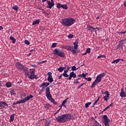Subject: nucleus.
Wrapping results in <instances>:
<instances>
[{"label":"nucleus","mask_w":126,"mask_h":126,"mask_svg":"<svg viewBox=\"0 0 126 126\" xmlns=\"http://www.w3.org/2000/svg\"><path fill=\"white\" fill-rule=\"evenodd\" d=\"M11 95H16V93H15V91L14 90H12L10 91Z\"/></svg>","instance_id":"32"},{"label":"nucleus","mask_w":126,"mask_h":126,"mask_svg":"<svg viewBox=\"0 0 126 126\" xmlns=\"http://www.w3.org/2000/svg\"><path fill=\"white\" fill-rule=\"evenodd\" d=\"M84 84H85V83H84L82 84L80 86H78L77 89H80V88H81V87L83 86V85H84Z\"/></svg>","instance_id":"46"},{"label":"nucleus","mask_w":126,"mask_h":126,"mask_svg":"<svg viewBox=\"0 0 126 126\" xmlns=\"http://www.w3.org/2000/svg\"><path fill=\"white\" fill-rule=\"evenodd\" d=\"M63 6V4H61L60 2L57 3V8L60 9V8H62Z\"/></svg>","instance_id":"26"},{"label":"nucleus","mask_w":126,"mask_h":126,"mask_svg":"<svg viewBox=\"0 0 126 126\" xmlns=\"http://www.w3.org/2000/svg\"><path fill=\"white\" fill-rule=\"evenodd\" d=\"M67 72H68V71L66 69H65L63 73H67Z\"/></svg>","instance_id":"55"},{"label":"nucleus","mask_w":126,"mask_h":126,"mask_svg":"<svg viewBox=\"0 0 126 126\" xmlns=\"http://www.w3.org/2000/svg\"><path fill=\"white\" fill-rule=\"evenodd\" d=\"M104 121L103 123L105 126H110V122L111 120L108 118V116L106 115L103 116Z\"/></svg>","instance_id":"5"},{"label":"nucleus","mask_w":126,"mask_h":126,"mask_svg":"<svg viewBox=\"0 0 126 126\" xmlns=\"http://www.w3.org/2000/svg\"><path fill=\"white\" fill-rule=\"evenodd\" d=\"M62 8H63V9H67L68 8V7H67V5H66V4H63L62 5Z\"/></svg>","instance_id":"33"},{"label":"nucleus","mask_w":126,"mask_h":126,"mask_svg":"<svg viewBox=\"0 0 126 126\" xmlns=\"http://www.w3.org/2000/svg\"><path fill=\"white\" fill-rule=\"evenodd\" d=\"M85 79L86 80H87V81H91L92 80V78L89 77V78H85Z\"/></svg>","instance_id":"43"},{"label":"nucleus","mask_w":126,"mask_h":126,"mask_svg":"<svg viewBox=\"0 0 126 126\" xmlns=\"http://www.w3.org/2000/svg\"><path fill=\"white\" fill-rule=\"evenodd\" d=\"M68 39H72V38H73V34H69L68 35Z\"/></svg>","instance_id":"42"},{"label":"nucleus","mask_w":126,"mask_h":126,"mask_svg":"<svg viewBox=\"0 0 126 126\" xmlns=\"http://www.w3.org/2000/svg\"><path fill=\"white\" fill-rule=\"evenodd\" d=\"M47 4L48 5L46 6L47 8L52 9V7L55 5V2L54 1V0H51V1L50 0H47Z\"/></svg>","instance_id":"6"},{"label":"nucleus","mask_w":126,"mask_h":126,"mask_svg":"<svg viewBox=\"0 0 126 126\" xmlns=\"http://www.w3.org/2000/svg\"><path fill=\"white\" fill-rule=\"evenodd\" d=\"M101 58H104V59H106V56L102 55L97 57V59H101Z\"/></svg>","instance_id":"35"},{"label":"nucleus","mask_w":126,"mask_h":126,"mask_svg":"<svg viewBox=\"0 0 126 126\" xmlns=\"http://www.w3.org/2000/svg\"><path fill=\"white\" fill-rule=\"evenodd\" d=\"M2 105H4V106H5L6 107H8V104H7L6 102L5 101L0 102V107H2V108H4V106Z\"/></svg>","instance_id":"16"},{"label":"nucleus","mask_w":126,"mask_h":126,"mask_svg":"<svg viewBox=\"0 0 126 126\" xmlns=\"http://www.w3.org/2000/svg\"><path fill=\"white\" fill-rule=\"evenodd\" d=\"M126 31L125 32H118V34H126Z\"/></svg>","instance_id":"51"},{"label":"nucleus","mask_w":126,"mask_h":126,"mask_svg":"<svg viewBox=\"0 0 126 126\" xmlns=\"http://www.w3.org/2000/svg\"><path fill=\"white\" fill-rule=\"evenodd\" d=\"M22 70H23V71H24V72H25V73H26V75H30V72H29V71H28V70H27V68H24H24H23V69Z\"/></svg>","instance_id":"20"},{"label":"nucleus","mask_w":126,"mask_h":126,"mask_svg":"<svg viewBox=\"0 0 126 126\" xmlns=\"http://www.w3.org/2000/svg\"><path fill=\"white\" fill-rule=\"evenodd\" d=\"M45 91V87H43L41 90H40V92H44Z\"/></svg>","instance_id":"52"},{"label":"nucleus","mask_w":126,"mask_h":126,"mask_svg":"<svg viewBox=\"0 0 126 126\" xmlns=\"http://www.w3.org/2000/svg\"><path fill=\"white\" fill-rule=\"evenodd\" d=\"M35 71H32L30 73V75H28V77L30 79H34Z\"/></svg>","instance_id":"12"},{"label":"nucleus","mask_w":126,"mask_h":126,"mask_svg":"<svg viewBox=\"0 0 126 126\" xmlns=\"http://www.w3.org/2000/svg\"><path fill=\"white\" fill-rule=\"evenodd\" d=\"M87 74H88V73L84 74V78H86V75H87Z\"/></svg>","instance_id":"56"},{"label":"nucleus","mask_w":126,"mask_h":126,"mask_svg":"<svg viewBox=\"0 0 126 126\" xmlns=\"http://www.w3.org/2000/svg\"><path fill=\"white\" fill-rule=\"evenodd\" d=\"M53 55H56L57 57H61V58H64V53L63 51L60 50L59 48L54 49L53 52Z\"/></svg>","instance_id":"4"},{"label":"nucleus","mask_w":126,"mask_h":126,"mask_svg":"<svg viewBox=\"0 0 126 126\" xmlns=\"http://www.w3.org/2000/svg\"><path fill=\"white\" fill-rule=\"evenodd\" d=\"M86 52L88 54H90V53L91 52V50L90 48H87Z\"/></svg>","instance_id":"41"},{"label":"nucleus","mask_w":126,"mask_h":126,"mask_svg":"<svg viewBox=\"0 0 126 126\" xmlns=\"http://www.w3.org/2000/svg\"><path fill=\"white\" fill-rule=\"evenodd\" d=\"M109 96L108 95H105L103 97V99L104 101H106V102H108V100H109Z\"/></svg>","instance_id":"29"},{"label":"nucleus","mask_w":126,"mask_h":126,"mask_svg":"<svg viewBox=\"0 0 126 126\" xmlns=\"http://www.w3.org/2000/svg\"><path fill=\"white\" fill-rule=\"evenodd\" d=\"M75 22V19L72 18H65L62 20V24L63 26H67V27H69L71 25H73Z\"/></svg>","instance_id":"2"},{"label":"nucleus","mask_w":126,"mask_h":126,"mask_svg":"<svg viewBox=\"0 0 126 126\" xmlns=\"http://www.w3.org/2000/svg\"><path fill=\"white\" fill-rule=\"evenodd\" d=\"M44 86H45V87H47V83L46 82H44L43 83H42L41 85H39V87L42 88V87H44Z\"/></svg>","instance_id":"31"},{"label":"nucleus","mask_w":126,"mask_h":126,"mask_svg":"<svg viewBox=\"0 0 126 126\" xmlns=\"http://www.w3.org/2000/svg\"><path fill=\"white\" fill-rule=\"evenodd\" d=\"M62 75H63V76H64V77H68V76H69L68 74H67V73H63L62 74Z\"/></svg>","instance_id":"36"},{"label":"nucleus","mask_w":126,"mask_h":126,"mask_svg":"<svg viewBox=\"0 0 126 126\" xmlns=\"http://www.w3.org/2000/svg\"><path fill=\"white\" fill-rule=\"evenodd\" d=\"M47 86H49L50 85V83L46 82Z\"/></svg>","instance_id":"61"},{"label":"nucleus","mask_w":126,"mask_h":126,"mask_svg":"<svg viewBox=\"0 0 126 126\" xmlns=\"http://www.w3.org/2000/svg\"><path fill=\"white\" fill-rule=\"evenodd\" d=\"M5 86H6V87L7 88H10V87H11V86H12V84H11V82H7L5 84Z\"/></svg>","instance_id":"19"},{"label":"nucleus","mask_w":126,"mask_h":126,"mask_svg":"<svg viewBox=\"0 0 126 126\" xmlns=\"http://www.w3.org/2000/svg\"><path fill=\"white\" fill-rule=\"evenodd\" d=\"M57 43H53L51 47V48H56L57 47Z\"/></svg>","instance_id":"39"},{"label":"nucleus","mask_w":126,"mask_h":126,"mask_svg":"<svg viewBox=\"0 0 126 126\" xmlns=\"http://www.w3.org/2000/svg\"><path fill=\"white\" fill-rule=\"evenodd\" d=\"M51 106L50 104H45L44 105V108L46 109H49V107Z\"/></svg>","instance_id":"38"},{"label":"nucleus","mask_w":126,"mask_h":126,"mask_svg":"<svg viewBox=\"0 0 126 126\" xmlns=\"http://www.w3.org/2000/svg\"><path fill=\"white\" fill-rule=\"evenodd\" d=\"M40 23V20L37 19L32 22V25H36V24H39Z\"/></svg>","instance_id":"21"},{"label":"nucleus","mask_w":126,"mask_h":126,"mask_svg":"<svg viewBox=\"0 0 126 126\" xmlns=\"http://www.w3.org/2000/svg\"><path fill=\"white\" fill-rule=\"evenodd\" d=\"M47 63V60L43 61L41 62H38L37 63H38V64H40V63Z\"/></svg>","instance_id":"48"},{"label":"nucleus","mask_w":126,"mask_h":126,"mask_svg":"<svg viewBox=\"0 0 126 126\" xmlns=\"http://www.w3.org/2000/svg\"><path fill=\"white\" fill-rule=\"evenodd\" d=\"M120 61H121V59H118L116 60H114L113 61H112L111 62V63H119Z\"/></svg>","instance_id":"25"},{"label":"nucleus","mask_w":126,"mask_h":126,"mask_svg":"<svg viewBox=\"0 0 126 126\" xmlns=\"http://www.w3.org/2000/svg\"><path fill=\"white\" fill-rule=\"evenodd\" d=\"M67 51H70L72 52L73 55H75L76 54V50L74 49L73 46L72 45H67Z\"/></svg>","instance_id":"7"},{"label":"nucleus","mask_w":126,"mask_h":126,"mask_svg":"<svg viewBox=\"0 0 126 126\" xmlns=\"http://www.w3.org/2000/svg\"><path fill=\"white\" fill-rule=\"evenodd\" d=\"M17 104H23L22 101L21 100L15 102H14L13 103V105H17Z\"/></svg>","instance_id":"28"},{"label":"nucleus","mask_w":126,"mask_h":126,"mask_svg":"<svg viewBox=\"0 0 126 126\" xmlns=\"http://www.w3.org/2000/svg\"><path fill=\"white\" fill-rule=\"evenodd\" d=\"M72 77H73V78H76V74H75L73 71L70 73L69 77L67 79L68 80H71V78H72Z\"/></svg>","instance_id":"10"},{"label":"nucleus","mask_w":126,"mask_h":126,"mask_svg":"<svg viewBox=\"0 0 126 126\" xmlns=\"http://www.w3.org/2000/svg\"><path fill=\"white\" fill-rule=\"evenodd\" d=\"M92 102H88L86 103L85 104V108H88L89 107V105H91Z\"/></svg>","instance_id":"34"},{"label":"nucleus","mask_w":126,"mask_h":126,"mask_svg":"<svg viewBox=\"0 0 126 126\" xmlns=\"http://www.w3.org/2000/svg\"><path fill=\"white\" fill-rule=\"evenodd\" d=\"M63 74L61 75L59 77V79H61V78H62V77H63Z\"/></svg>","instance_id":"60"},{"label":"nucleus","mask_w":126,"mask_h":126,"mask_svg":"<svg viewBox=\"0 0 126 126\" xmlns=\"http://www.w3.org/2000/svg\"><path fill=\"white\" fill-rule=\"evenodd\" d=\"M48 75V77L47 78V80L49 81V82H50V83H52L54 81V79H53V76H52V72H49L47 73Z\"/></svg>","instance_id":"9"},{"label":"nucleus","mask_w":126,"mask_h":126,"mask_svg":"<svg viewBox=\"0 0 126 126\" xmlns=\"http://www.w3.org/2000/svg\"><path fill=\"white\" fill-rule=\"evenodd\" d=\"M14 116H15V114H13L10 116L9 122H13L14 121Z\"/></svg>","instance_id":"23"},{"label":"nucleus","mask_w":126,"mask_h":126,"mask_svg":"<svg viewBox=\"0 0 126 126\" xmlns=\"http://www.w3.org/2000/svg\"><path fill=\"white\" fill-rule=\"evenodd\" d=\"M88 28H89V29H93V30H96V29H97V30H99V29H98V28H94L93 27L89 25L88 26Z\"/></svg>","instance_id":"27"},{"label":"nucleus","mask_w":126,"mask_h":126,"mask_svg":"<svg viewBox=\"0 0 126 126\" xmlns=\"http://www.w3.org/2000/svg\"><path fill=\"white\" fill-rule=\"evenodd\" d=\"M25 43L26 44V45H30V42L27 40H25Z\"/></svg>","instance_id":"45"},{"label":"nucleus","mask_w":126,"mask_h":126,"mask_svg":"<svg viewBox=\"0 0 126 126\" xmlns=\"http://www.w3.org/2000/svg\"><path fill=\"white\" fill-rule=\"evenodd\" d=\"M99 99H100V96H99V97L97 98V100H96V101H97V102H98Z\"/></svg>","instance_id":"63"},{"label":"nucleus","mask_w":126,"mask_h":126,"mask_svg":"<svg viewBox=\"0 0 126 126\" xmlns=\"http://www.w3.org/2000/svg\"><path fill=\"white\" fill-rule=\"evenodd\" d=\"M62 48L63 49H65V50H67V45L66 46H62Z\"/></svg>","instance_id":"49"},{"label":"nucleus","mask_w":126,"mask_h":126,"mask_svg":"<svg viewBox=\"0 0 126 126\" xmlns=\"http://www.w3.org/2000/svg\"><path fill=\"white\" fill-rule=\"evenodd\" d=\"M74 45V49L75 50H77V48H78V38L76 39L75 42L73 43Z\"/></svg>","instance_id":"15"},{"label":"nucleus","mask_w":126,"mask_h":126,"mask_svg":"<svg viewBox=\"0 0 126 126\" xmlns=\"http://www.w3.org/2000/svg\"><path fill=\"white\" fill-rule=\"evenodd\" d=\"M58 71H60V72H63V67H60L58 69Z\"/></svg>","instance_id":"40"},{"label":"nucleus","mask_w":126,"mask_h":126,"mask_svg":"<svg viewBox=\"0 0 126 126\" xmlns=\"http://www.w3.org/2000/svg\"><path fill=\"white\" fill-rule=\"evenodd\" d=\"M122 91L120 94L121 97H122V98L124 97H126V92H125V91H124L123 89H122Z\"/></svg>","instance_id":"18"},{"label":"nucleus","mask_w":126,"mask_h":126,"mask_svg":"<svg viewBox=\"0 0 126 126\" xmlns=\"http://www.w3.org/2000/svg\"><path fill=\"white\" fill-rule=\"evenodd\" d=\"M80 52V50H79V49H78V50H76V53H79Z\"/></svg>","instance_id":"59"},{"label":"nucleus","mask_w":126,"mask_h":126,"mask_svg":"<svg viewBox=\"0 0 126 126\" xmlns=\"http://www.w3.org/2000/svg\"><path fill=\"white\" fill-rule=\"evenodd\" d=\"M114 105V103H111L108 106L109 108H110V107H112Z\"/></svg>","instance_id":"53"},{"label":"nucleus","mask_w":126,"mask_h":126,"mask_svg":"<svg viewBox=\"0 0 126 126\" xmlns=\"http://www.w3.org/2000/svg\"><path fill=\"white\" fill-rule=\"evenodd\" d=\"M104 94H105L106 96H110V94H109V92L108 91H105V92L104 93Z\"/></svg>","instance_id":"47"},{"label":"nucleus","mask_w":126,"mask_h":126,"mask_svg":"<svg viewBox=\"0 0 126 126\" xmlns=\"http://www.w3.org/2000/svg\"><path fill=\"white\" fill-rule=\"evenodd\" d=\"M123 41H125V39H122V40L119 41L120 43H119V45H118V48H123V45H124V43L123 42L122 43Z\"/></svg>","instance_id":"22"},{"label":"nucleus","mask_w":126,"mask_h":126,"mask_svg":"<svg viewBox=\"0 0 126 126\" xmlns=\"http://www.w3.org/2000/svg\"><path fill=\"white\" fill-rule=\"evenodd\" d=\"M45 94L47 99H48L49 101H51L52 103H53V104H54L55 105H57V106L59 105V104H58V103L56 102L55 99L52 98V95H51V92H50V87H47L46 89Z\"/></svg>","instance_id":"3"},{"label":"nucleus","mask_w":126,"mask_h":126,"mask_svg":"<svg viewBox=\"0 0 126 126\" xmlns=\"http://www.w3.org/2000/svg\"><path fill=\"white\" fill-rule=\"evenodd\" d=\"M67 100H68V97H67L66 99H65L62 102V106L63 107H64V108H66V105H65V103L66 102H67Z\"/></svg>","instance_id":"17"},{"label":"nucleus","mask_w":126,"mask_h":126,"mask_svg":"<svg viewBox=\"0 0 126 126\" xmlns=\"http://www.w3.org/2000/svg\"><path fill=\"white\" fill-rule=\"evenodd\" d=\"M74 83H76V84H77L79 83V82L78 81H76H76Z\"/></svg>","instance_id":"58"},{"label":"nucleus","mask_w":126,"mask_h":126,"mask_svg":"<svg viewBox=\"0 0 126 126\" xmlns=\"http://www.w3.org/2000/svg\"><path fill=\"white\" fill-rule=\"evenodd\" d=\"M79 68V67H78V68H76V66H75V65H74L73 66H72V70L73 71H75V70H77V69H78Z\"/></svg>","instance_id":"30"},{"label":"nucleus","mask_w":126,"mask_h":126,"mask_svg":"<svg viewBox=\"0 0 126 126\" xmlns=\"http://www.w3.org/2000/svg\"><path fill=\"white\" fill-rule=\"evenodd\" d=\"M73 119V115L70 113L64 114L62 115L58 116L57 117H56V121L57 123H66L70 120Z\"/></svg>","instance_id":"1"},{"label":"nucleus","mask_w":126,"mask_h":126,"mask_svg":"<svg viewBox=\"0 0 126 126\" xmlns=\"http://www.w3.org/2000/svg\"><path fill=\"white\" fill-rule=\"evenodd\" d=\"M98 102L97 101H95L94 103H93V107H94V106H95V105H96V104H97Z\"/></svg>","instance_id":"54"},{"label":"nucleus","mask_w":126,"mask_h":126,"mask_svg":"<svg viewBox=\"0 0 126 126\" xmlns=\"http://www.w3.org/2000/svg\"><path fill=\"white\" fill-rule=\"evenodd\" d=\"M124 6H125V7H126V1L125 2H124Z\"/></svg>","instance_id":"64"},{"label":"nucleus","mask_w":126,"mask_h":126,"mask_svg":"<svg viewBox=\"0 0 126 126\" xmlns=\"http://www.w3.org/2000/svg\"><path fill=\"white\" fill-rule=\"evenodd\" d=\"M34 77L35 79H38V75L34 74Z\"/></svg>","instance_id":"57"},{"label":"nucleus","mask_w":126,"mask_h":126,"mask_svg":"<svg viewBox=\"0 0 126 126\" xmlns=\"http://www.w3.org/2000/svg\"><path fill=\"white\" fill-rule=\"evenodd\" d=\"M16 67H17V68L18 69H20V70H22L23 69V68H24V66L23 65V64H22V63H21L19 62H17L16 64Z\"/></svg>","instance_id":"8"},{"label":"nucleus","mask_w":126,"mask_h":126,"mask_svg":"<svg viewBox=\"0 0 126 126\" xmlns=\"http://www.w3.org/2000/svg\"><path fill=\"white\" fill-rule=\"evenodd\" d=\"M10 40L12 41L13 44H14V43H15V42H16V39L15 38H14V37H13L12 36H11L10 37Z\"/></svg>","instance_id":"24"},{"label":"nucleus","mask_w":126,"mask_h":126,"mask_svg":"<svg viewBox=\"0 0 126 126\" xmlns=\"http://www.w3.org/2000/svg\"><path fill=\"white\" fill-rule=\"evenodd\" d=\"M18 8L19 7H18V6L17 5H15L13 7V9H14V10H18Z\"/></svg>","instance_id":"37"},{"label":"nucleus","mask_w":126,"mask_h":126,"mask_svg":"<svg viewBox=\"0 0 126 126\" xmlns=\"http://www.w3.org/2000/svg\"><path fill=\"white\" fill-rule=\"evenodd\" d=\"M99 82H101L100 81H98V80H97V79H96L94 83L92 84V86H91V88H94V87H95V86H96V84H98V83H99Z\"/></svg>","instance_id":"14"},{"label":"nucleus","mask_w":126,"mask_h":126,"mask_svg":"<svg viewBox=\"0 0 126 126\" xmlns=\"http://www.w3.org/2000/svg\"><path fill=\"white\" fill-rule=\"evenodd\" d=\"M3 29V28L1 26H0V30H2Z\"/></svg>","instance_id":"62"},{"label":"nucleus","mask_w":126,"mask_h":126,"mask_svg":"<svg viewBox=\"0 0 126 126\" xmlns=\"http://www.w3.org/2000/svg\"><path fill=\"white\" fill-rule=\"evenodd\" d=\"M109 106H107L104 110L102 112H105L106 111H107V110H108V109H109Z\"/></svg>","instance_id":"50"},{"label":"nucleus","mask_w":126,"mask_h":126,"mask_svg":"<svg viewBox=\"0 0 126 126\" xmlns=\"http://www.w3.org/2000/svg\"><path fill=\"white\" fill-rule=\"evenodd\" d=\"M33 98V95H30L29 96H27L26 98H25L23 99H22V102L23 103H25V102H26V101H29V100H30V99Z\"/></svg>","instance_id":"11"},{"label":"nucleus","mask_w":126,"mask_h":126,"mask_svg":"<svg viewBox=\"0 0 126 126\" xmlns=\"http://www.w3.org/2000/svg\"><path fill=\"white\" fill-rule=\"evenodd\" d=\"M105 75H106L105 73H102V74H99L97 76L96 79L99 81H101V80H102V78L104 77Z\"/></svg>","instance_id":"13"},{"label":"nucleus","mask_w":126,"mask_h":126,"mask_svg":"<svg viewBox=\"0 0 126 126\" xmlns=\"http://www.w3.org/2000/svg\"><path fill=\"white\" fill-rule=\"evenodd\" d=\"M77 76L78 77H84V73H82V74H79Z\"/></svg>","instance_id":"44"}]
</instances>
